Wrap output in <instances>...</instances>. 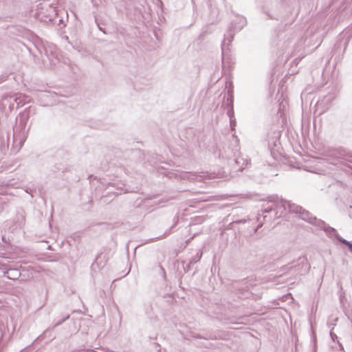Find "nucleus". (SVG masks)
<instances>
[{"instance_id": "obj_1", "label": "nucleus", "mask_w": 352, "mask_h": 352, "mask_svg": "<svg viewBox=\"0 0 352 352\" xmlns=\"http://www.w3.org/2000/svg\"><path fill=\"white\" fill-rule=\"evenodd\" d=\"M25 122L20 119L16 122L13 129L12 149L14 153L19 151L26 140L28 132L25 130Z\"/></svg>"}, {"instance_id": "obj_2", "label": "nucleus", "mask_w": 352, "mask_h": 352, "mask_svg": "<svg viewBox=\"0 0 352 352\" xmlns=\"http://www.w3.org/2000/svg\"><path fill=\"white\" fill-rule=\"evenodd\" d=\"M298 217L302 220L306 221L308 223L320 228V229H323L327 232L330 233L331 232L336 231L334 228H332L329 226L326 227L325 223L323 221L318 219L316 217H314L309 211L303 208L298 214Z\"/></svg>"}, {"instance_id": "obj_3", "label": "nucleus", "mask_w": 352, "mask_h": 352, "mask_svg": "<svg viewBox=\"0 0 352 352\" xmlns=\"http://www.w3.org/2000/svg\"><path fill=\"white\" fill-rule=\"evenodd\" d=\"M245 24L246 20L243 16H236L235 19H234L230 24L228 34H225L223 45H225L226 39L228 40V43H230L234 37V33L240 31Z\"/></svg>"}, {"instance_id": "obj_4", "label": "nucleus", "mask_w": 352, "mask_h": 352, "mask_svg": "<svg viewBox=\"0 0 352 352\" xmlns=\"http://www.w3.org/2000/svg\"><path fill=\"white\" fill-rule=\"evenodd\" d=\"M276 208H283V210L286 211L287 208H288L289 212L294 214H299L302 209V208L298 205L295 204L290 203L288 201L280 199L276 204Z\"/></svg>"}, {"instance_id": "obj_5", "label": "nucleus", "mask_w": 352, "mask_h": 352, "mask_svg": "<svg viewBox=\"0 0 352 352\" xmlns=\"http://www.w3.org/2000/svg\"><path fill=\"white\" fill-rule=\"evenodd\" d=\"M201 175H198L196 173H183V175L182 176V178L183 179H188L190 180H201L202 179Z\"/></svg>"}, {"instance_id": "obj_6", "label": "nucleus", "mask_w": 352, "mask_h": 352, "mask_svg": "<svg viewBox=\"0 0 352 352\" xmlns=\"http://www.w3.org/2000/svg\"><path fill=\"white\" fill-rule=\"evenodd\" d=\"M202 256V252L201 250H199L196 255L193 257H192L190 261H189V263H188V267L190 265H192V264H195L196 263H197L198 261H200L201 258Z\"/></svg>"}, {"instance_id": "obj_7", "label": "nucleus", "mask_w": 352, "mask_h": 352, "mask_svg": "<svg viewBox=\"0 0 352 352\" xmlns=\"http://www.w3.org/2000/svg\"><path fill=\"white\" fill-rule=\"evenodd\" d=\"M8 278L14 279L20 275V273L16 270H10L8 272Z\"/></svg>"}, {"instance_id": "obj_8", "label": "nucleus", "mask_w": 352, "mask_h": 352, "mask_svg": "<svg viewBox=\"0 0 352 352\" xmlns=\"http://www.w3.org/2000/svg\"><path fill=\"white\" fill-rule=\"evenodd\" d=\"M338 240L342 244H344L345 245H346L349 248V250L352 252V243H351L350 241H348L346 239H344L342 238H340V239H338Z\"/></svg>"}, {"instance_id": "obj_9", "label": "nucleus", "mask_w": 352, "mask_h": 352, "mask_svg": "<svg viewBox=\"0 0 352 352\" xmlns=\"http://www.w3.org/2000/svg\"><path fill=\"white\" fill-rule=\"evenodd\" d=\"M241 161H243V164H244L245 160H244L242 157H236V158L234 160V162H235V163H236V164H240ZM242 166H243V165H242ZM243 168H244V167H243V166H241V167H240V168H239V170H241V171Z\"/></svg>"}, {"instance_id": "obj_10", "label": "nucleus", "mask_w": 352, "mask_h": 352, "mask_svg": "<svg viewBox=\"0 0 352 352\" xmlns=\"http://www.w3.org/2000/svg\"><path fill=\"white\" fill-rule=\"evenodd\" d=\"M69 318V316L67 315L66 317H65L63 320H59L58 322H56L54 325L53 326V329L60 325L64 321H65L66 320H67L68 318Z\"/></svg>"}, {"instance_id": "obj_11", "label": "nucleus", "mask_w": 352, "mask_h": 352, "mask_svg": "<svg viewBox=\"0 0 352 352\" xmlns=\"http://www.w3.org/2000/svg\"><path fill=\"white\" fill-rule=\"evenodd\" d=\"M272 208L271 206L266 207L263 209V214L270 212L272 211Z\"/></svg>"}, {"instance_id": "obj_12", "label": "nucleus", "mask_w": 352, "mask_h": 352, "mask_svg": "<svg viewBox=\"0 0 352 352\" xmlns=\"http://www.w3.org/2000/svg\"><path fill=\"white\" fill-rule=\"evenodd\" d=\"M228 116L230 117V119H232V118H234L232 108L230 110L228 111Z\"/></svg>"}, {"instance_id": "obj_13", "label": "nucleus", "mask_w": 352, "mask_h": 352, "mask_svg": "<svg viewBox=\"0 0 352 352\" xmlns=\"http://www.w3.org/2000/svg\"><path fill=\"white\" fill-rule=\"evenodd\" d=\"M230 126L232 127V129H233L234 127L236 125V121L234 119L232 118V119H230Z\"/></svg>"}, {"instance_id": "obj_14", "label": "nucleus", "mask_w": 352, "mask_h": 352, "mask_svg": "<svg viewBox=\"0 0 352 352\" xmlns=\"http://www.w3.org/2000/svg\"><path fill=\"white\" fill-rule=\"evenodd\" d=\"M262 226H263V223L261 222V223L258 224L257 228L255 229L254 232H256L258 230V228H261Z\"/></svg>"}, {"instance_id": "obj_15", "label": "nucleus", "mask_w": 352, "mask_h": 352, "mask_svg": "<svg viewBox=\"0 0 352 352\" xmlns=\"http://www.w3.org/2000/svg\"><path fill=\"white\" fill-rule=\"evenodd\" d=\"M195 337H196V338H204V339H207L206 338L203 337V336H201L200 335L196 336Z\"/></svg>"}, {"instance_id": "obj_16", "label": "nucleus", "mask_w": 352, "mask_h": 352, "mask_svg": "<svg viewBox=\"0 0 352 352\" xmlns=\"http://www.w3.org/2000/svg\"><path fill=\"white\" fill-rule=\"evenodd\" d=\"M98 28H99L100 30H101V31H102L104 33H105V32L103 30V29H102V28H100V27H99V26H98Z\"/></svg>"}, {"instance_id": "obj_17", "label": "nucleus", "mask_w": 352, "mask_h": 352, "mask_svg": "<svg viewBox=\"0 0 352 352\" xmlns=\"http://www.w3.org/2000/svg\"><path fill=\"white\" fill-rule=\"evenodd\" d=\"M266 218H267V216H266V215H264V216H263V220H264V221H265Z\"/></svg>"}, {"instance_id": "obj_18", "label": "nucleus", "mask_w": 352, "mask_h": 352, "mask_svg": "<svg viewBox=\"0 0 352 352\" xmlns=\"http://www.w3.org/2000/svg\"><path fill=\"white\" fill-rule=\"evenodd\" d=\"M50 9L52 10V12H55L54 8L50 7Z\"/></svg>"}, {"instance_id": "obj_19", "label": "nucleus", "mask_w": 352, "mask_h": 352, "mask_svg": "<svg viewBox=\"0 0 352 352\" xmlns=\"http://www.w3.org/2000/svg\"><path fill=\"white\" fill-rule=\"evenodd\" d=\"M248 164V161L245 160V166Z\"/></svg>"}]
</instances>
